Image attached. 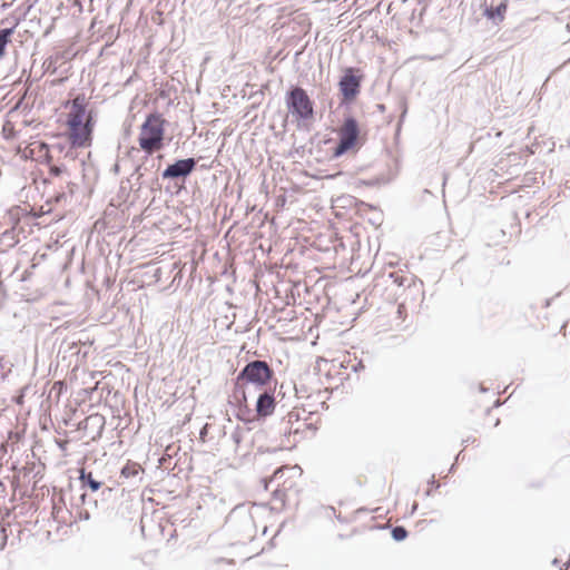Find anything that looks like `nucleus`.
<instances>
[{"mask_svg":"<svg viewBox=\"0 0 570 570\" xmlns=\"http://www.w3.org/2000/svg\"><path fill=\"white\" fill-rule=\"evenodd\" d=\"M272 377V370L264 361L248 363L237 376V381H246L259 386L265 385Z\"/></svg>","mask_w":570,"mask_h":570,"instance_id":"423d86ee","label":"nucleus"},{"mask_svg":"<svg viewBox=\"0 0 570 570\" xmlns=\"http://www.w3.org/2000/svg\"><path fill=\"white\" fill-rule=\"evenodd\" d=\"M28 157H36L37 160H43L48 164L49 169V178L59 177L63 174H67V169L65 167H60L57 165L51 164L52 156L50 155L49 146L46 142L42 141H35L31 142L28 148Z\"/></svg>","mask_w":570,"mask_h":570,"instance_id":"0eeeda50","label":"nucleus"},{"mask_svg":"<svg viewBox=\"0 0 570 570\" xmlns=\"http://www.w3.org/2000/svg\"><path fill=\"white\" fill-rule=\"evenodd\" d=\"M392 537L396 541L404 540L407 537V531L403 527H395L392 530Z\"/></svg>","mask_w":570,"mask_h":570,"instance_id":"2eb2a0df","label":"nucleus"},{"mask_svg":"<svg viewBox=\"0 0 570 570\" xmlns=\"http://www.w3.org/2000/svg\"><path fill=\"white\" fill-rule=\"evenodd\" d=\"M302 474L303 471L298 465H284L277 469L268 480H264V488L268 490L269 485H273L296 491Z\"/></svg>","mask_w":570,"mask_h":570,"instance_id":"7ed1b4c3","label":"nucleus"},{"mask_svg":"<svg viewBox=\"0 0 570 570\" xmlns=\"http://www.w3.org/2000/svg\"><path fill=\"white\" fill-rule=\"evenodd\" d=\"M358 135L360 129L357 121L354 118L345 119L338 130L340 142L335 148L334 155L341 156L346 151L355 148L358 144Z\"/></svg>","mask_w":570,"mask_h":570,"instance_id":"39448f33","label":"nucleus"},{"mask_svg":"<svg viewBox=\"0 0 570 570\" xmlns=\"http://www.w3.org/2000/svg\"><path fill=\"white\" fill-rule=\"evenodd\" d=\"M12 33V28L0 30V59L6 55V47L11 41Z\"/></svg>","mask_w":570,"mask_h":570,"instance_id":"ddd939ff","label":"nucleus"},{"mask_svg":"<svg viewBox=\"0 0 570 570\" xmlns=\"http://www.w3.org/2000/svg\"><path fill=\"white\" fill-rule=\"evenodd\" d=\"M289 492H291L289 490H285L284 488L274 487V489L272 491V501H271L272 510H275V511L284 510L286 507V503H287V498H288Z\"/></svg>","mask_w":570,"mask_h":570,"instance_id":"9b49d317","label":"nucleus"},{"mask_svg":"<svg viewBox=\"0 0 570 570\" xmlns=\"http://www.w3.org/2000/svg\"><path fill=\"white\" fill-rule=\"evenodd\" d=\"M328 362L326 360H321L317 362V366L321 368L322 366H327Z\"/></svg>","mask_w":570,"mask_h":570,"instance_id":"dca6fc26","label":"nucleus"},{"mask_svg":"<svg viewBox=\"0 0 570 570\" xmlns=\"http://www.w3.org/2000/svg\"><path fill=\"white\" fill-rule=\"evenodd\" d=\"M166 120L163 115L154 112L146 117L138 134L139 148L147 155H153L164 147Z\"/></svg>","mask_w":570,"mask_h":570,"instance_id":"f03ea898","label":"nucleus"},{"mask_svg":"<svg viewBox=\"0 0 570 570\" xmlns=\"http://www.w3.org/2000/svg\"><path fill=\"white\" fill-rule=\"evenodd\" d=\"M195 167L193 158L177 160L175 164L169 165L163 173L164 178H177L187 176Z\"/></svg>","mask_w":570,"mask_h":570,"instance_id":"1a4fd4ad","label":"nucleus"},{"mask_svg":"<svg viewBox=\"0 0 570 570\" xmlns=\"http://www.w3.org/2000/svg\"><path fill=\"white\" fill-rule=\"evenodd\" d=\"M59 122L71 148H89L92 145L96 121L83 94L62 104Z\"/></svg>","mask_w":570,"mask_h":570,"instance_id":"f257e3e1","label":"nucleus"},{"mask_svg":"<svg viewBox=\"0 0 570 570\" xmlns=\"http://www.w3.org/2000/svg\"><path fill=\"white\" fill-rule=\"evenodd\" d=\"M80 480L88 481V484L92 491H97L100 488V482L92 479V473H86L85 470H81Z\"/></svg>","mask_w":570,"mask_h":570,"instance_id":"4468645a","label":"nucleus"},{"mask_svg":"<svg viewBox=\"0 0 570 570\" xmlns=\"http://www.w3.org/2000/svg\"><path fill=\"white\" fill-rule=\"evenodd\" d=\"M275 410V400L274 396L269 393H264L259 395L256 403V411L259 416H268Z\"/></svg>","mask_w":570,"mask_h":570,"instance_id":"9d476101","label":"nucleus"},{"mask_svg":"<svg viewBox=\"0 0 570 570\" xmlns=\"http://www.w3.org/2000/svg\"><path fill=\"white\" fill-rule=\"evenodd\" d=\"M507 9H508V3L507 1H502L498 7L493 8H489L485 10V16L490 19H495V18H499L500 21H502L504 19V14L507 12Z\"/></svg>","mask_w":570,"mask_h":570,"instance_id":"f8f14e48","label":"nucleus"},{"mask_svg":"<svg viewBox=\"0 0 570 570\" xmlns=\"http://www.w3.org/2000/svg\"><path fill=\"white\" fill-rule=\"evenodd\" d=\"M357 71L358 70L354 68H347L338 82V88L344 100L351 101L360 92L361 76L355 75Z\"/></svg>","mask_w":570,"mask_h":570,"instance_id":"6e6552de","label":"nucleus"},{"mask_svg":"<svg viewBox=\"0 0 570 570\" xmlns=\"http://www.w3.org/2000/svg\"><path fill=\"white\" fill-rule=\"evenodd\" d=\"M286 102L288 110L297 119H311L314 115L313 101L301 87H295L287 94Z\"/></svg>","mask_w":570,"mask_h":570,"instance_id":"20e7f679","label":"nucleus"}]
</instances>
